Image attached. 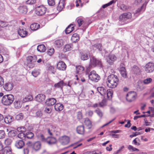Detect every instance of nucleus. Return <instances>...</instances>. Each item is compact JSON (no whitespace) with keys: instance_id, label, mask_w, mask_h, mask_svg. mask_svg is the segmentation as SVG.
I'll list each match as a JSON object with an SVG mask.
<instances>
[{"instance_id":"obj_44","label":"nucleus","mask_w":154,"mask_h":154,"mask_svg":"<svg viewBox=\"0 0 154 154\" xmlns=\"http://www.w3.org/2000/svg\"><path fill=\"white\" fill-rule=\"evenodd\" d=\"M39 139L42 141L43 142H46L47 139L45 138L44 135L42 134H39L38 136Z\"/></svg>"},{"instance_id":"obj_42","label":"nucleus","mask_w":154,"mask_h":154,"mask_svg":"<svg viewBox=\"0 0 154 154\" xmlns=\"http://www.w3.org/2000/svg\"><path fill=\"white\" fill-rule=\"evenodd\" d=\"M128 149L130 151H139V149H138L132 146L131 145H129L128 147Z\"/></svg>"},{"instance_id":"obj_57","label":"nucleus","mask_w":154,"mask_h":154,"mask_svg":"<svg viewBox=\"0 0 154 154\" xmlns=\"http://www.w3.org/2000/svg\"><path fill=\"white\" fill-rule=\"evenodd\" d=\"M48 2L50 6H53L55 4L54 0H48Z\"/></svg>"},{"instance_id":"obj_18","label":"nucleus","mask_w":154,"mask_h":154,"mask_svg":"<svg viewBox=\"0 0 154 154\" xmlns=\"http://www.w3.org/2000/svg\"><path fill=\"white\" fill-rule=\"evenodd\" d=\"M45 95L43 94H38L35 97L36 100L38 102H42L45 100Z\"/></svg>"},{"instance_id":"obj_30","label":"nucleus","mask_w":154,"mask_h":154,"mask_svg":"<svg viewBox=\"0 0 154 154\" xmlns=\"http://www.w3.org/2000/svg\"><path fill=\"white\" fill-rule=\"evenodd\" d=\"M74 27L72 24L70 25L66 29L65 32L66 34H69L73 31Z\"/></svg>"},{"instance_id":"obj_47","label":"nucleus","mask_w":154,"mask_h":154,"mask_svg":"<svg viewBox=\"0 0 154 154\" xmlns=\"http://www.w3.org/2000/svg\"><path fill=\"white\" fill-rule=\"evenodd\" d=\"M32 73L34 77H36L39 74L40 72L38 70H34L32 71Z\"/></svg>"},{"instance_id":"obj_63","label":"nucleus","mask_w":154,"mask_h":154,"mask_svg":"<svg viewBox=\"0 0 154 154\" xmlns=\"http://www.w3.org/2000/svg\"><path fill=\"white\" fill-rule=\"evenodd\" d=\"M105 105V101L103 100L101 102L99 103V106L100 107H103Z\"/></svg>"},{"instance_id":"obj_40","label":"nucleus","mask_w":154,"mask_h":154,"mask_svg":"<svg viewBox=\"0 0 154 154\" xmlns=\"http://www.w3.org/2000/svg\"><path fill=\"white\" fill-rule=\"evenodd\" d=\"M25 137H26L28 138L31 139L34 136V134L33 133L30 132H28L25 134Z\"/></svg>"},{"instance_id":"obj_19","label":"nucleus","mask_w":154,"mask_h":154,"mask_svg":"<svg viewBox=\"0 0 154 154\" xmlns=\"http://www.w3.org/2000/svg\"><path fill=\"white\" fill-rule=\"evenodd\" d=\"M65 43V41L63 39H58L56 40L54 44L58 48H60Z\"/></svg>"},{"instance_id":"obj_11","label":"nucleus","mask_w":154,"mask_h":154,"mask_svg":"<svg viewBox=\"0 0 154 154\" xmlns=\"http://www.w3.org/2000/svg\"><path fill=\"white\" fill-rule=\"evenodd\" d=\"M14 87L13 84L11 82H8L6 83L3 85L4 90L6 91H10Z\"/></svg>"},{"instance_id":"obj_41","label":"nucleus","mask_w":154,"mask_h":154,"mask_svg":"<svg viewBox=\"0 0 154 154\" xmlns=\"http://www.w3.org/2000/svg\"><path fill=\"white\" fill-rule=\"evenodd\" d=\"M56 142V140L54 137H51L49 141L47 140L46 142L49 144H52L55 143Z\"/></svg>"},{"instance_id":"obj_5","label":"nucleus","mask_w":154,"mask_h":154,"mask_svg":"<svg viewBox=\"0 0 154 154\" xmlns=\"http://www.w3.org/2000/svg\"><path fill=\"white\" fill-rule=\"evenodd\" d=\"M90 65L93 66H102L101 62L97 59L94 56H91L90 58Z\"/></svg>"},{"instance_id":"obj_43","label":"nucleus","mask_w":154,"mask_h":154,"mask_svg":"<svg viewBox=\"0 0 154 154\" xmlns=\"http://www.w3.org/2000/svg\"><path fill=\"white\" fill-rule=\"evenodd\" d=\"M9 136L11 137L15 136L16 134V132L14 130H11L8 133Z\"/></svg>"},{"instance_id":"obj_51","label":"nucleus","mask_w":154,"mask_h":154,"mask_svg":"<svg viewBox=\"0 0 154 154\" xmlns=\"http://www.w3.org/2000/svg\"><path fill=\"white\" fill-rule=\"evenodd\" d=\"M152 79L150 78H148L143 81V83L145 84H148L152 81Z\"/></svg>"},{"instance_id":"obj_38","label":"nucleus","mask_w":154,"mask_h":154,"mask_svg":"<svg viewBox=\"0 0 154 154\" xmlns=\"http://www.w3.org/2000/svg\"><path fill=\"white\" fill-rule=\"evenodd\" d=\"M85 125L88 127L89 129L91 127V123L90 120L88 119H86L85 121Z\"/></svg>"},{"instance_id":"obj_48","label":"nucleus","mask_w":154,"mask_h":154,"mask_svg":"<svg viewBox=\"0 0 154 154\" xmlns=\"http://www.w3.org/2000/svg\"><path fill=\"white\" fill-rule=\"evenodd\" d=\"M54 49L53 48H51L47 51V53L48 55L51 56L54 53Z\"/></svg>"},{"instance_id":"obj_35","label":"nucleus","mask_w":154,"mask_h":154,"mask_svg":"<svg viewBox=\"0 0 154 154\" xmlns=\"http://www.w3.org/2000/svg\"><path fill=\"white\" fill-rule=\"evenodd\" d=\"M11 149L9 147H5L4 149L3 154H11Z\"/></svg>"},{"instance_id":"obj_23","label":"nucleus","mask_w":154,"mask_h":154,"mask_svg":"<svg viewBox=\"0 0 154 154\" xmlns=\"http://www.w3.org/2000/svg\"><path fill=\"white\" fill-rule=\"evenodd\" d=\"M41 143L39 141L35 143L33 145V148L36 151L39 150L41 148Z\"/></svg>"},{"instance_id":"obj_6","label":"nucleus","mask_w":154,"mask_h":154,"mask_svg":"<svg viewBox=\"0 0 154 154\" xmlns=\"http://www.w3.org/2000/svg\"><path fill=\"white\" fill-rule=\"evenodd\" d=\"M136 94L134 91H131L126 95V99L128 102H131L134 101L136 99Z\"/></svg>"},{"instance_id":"obj_46","label":"nucleus","mask_w":154,"mask_h":154,"mask_svg":"<svg viewBox=\"0 0 154 154\" xmlns=\"http://www.w3.org/2000/svg\"><path fill=\"white\" fill-rule=\"evenodd\" d=\"M23 118V115L22 113H20L17 115L15 118L17 120H20L22 119Z\"/></svg>"},{"instance_id":"obj_50","label":"nucleus","mask_w":154,"mask_h":154,"mask_svg":"<svg viewBox=\"0 0 154 154\" xmlns=\"http://www.w3.org/2000/svg\"><path fill=\"white\" fill-rule=\"evenodd\" d=\"M7 26V23L3 21H0V31L1 30V27H5Z\"/></svg>"},{"instance_id":"obj_26","label":"nucleus","mask_w":154,"mask_h":154,"mask_svg":"<svg viewBox=\"0 0 154 154\" xmlns=\"http://www.w3.org/2000/svg\"><path fill=\"white\" fill-rule=\"evenodd\" d=\"M63 108V105L60 103H57L54 106L55 109L57 111H60L62 110Z\"/></svg>"},{"instance_id":"obj_31","label":"nucleus","mask_w":154,"mask_h":154,"mask_svg":"<svg viewBox=\"0 0 154 154\" xmlns=\"http://www.w3.org/2000/svg\"><path fill=\"white\" fill-rule=\"evenodd\" d=\"M79 39V35L77 33L74 34L72 36L71 39L74 42H75Z\"/></svg>"},{"instance_id":"obj_56","label":"nucleus","mask_w":154,"mask_h":154,"mask_svg":"<svg viewBox=\"0 0 154 154\" xmlns=\"http://www.w3.org/2000/svg\"><path fill=\"white\" fill-rule=\"evenodd\" d=\"M5 136V133L4 130H0V139L4 138Z\"/></svg>"},{"instance_id":"obj_15","label":"nucleus","mask_w":154,"mask_h":154,"mask_svg":"<svg viewBox=\"0 0 154 154\" xmlns=\"http://www.w3.org/2000/svg\"><path fill=\"white\" fill-rule=\"evenodd\" d=\"M97 90L101 95L105 97V95L106 94V90L104 87H98L97 88Z\"/></svg>"},{"instance_id":"obj_29","label":"nucleus","mask_w":154,"mask_h":154,"mask_svg":"<svg viewBox=\"0 0 154 154\" xmlns=\"http://www.w3.org/2000/svg\"><path fill=\"white\" fill-rule=\"evenodd\" d=\"M40 27V25L37 23H33L31 25L30 28L32 30L35 31Z\"/></svg>"},{"instance_id":"obj_62","label":"nucleus","mask_w":154,"mask_h":154,"mask_svg":"<svg viewBox=\"0 0 154 154\" xmlns=\"http://www.w3.org/2000/svg\"><path fill=\"white\" fill-rule=\"evenodd\" d=\"M35 114L36 116L41 117L42 116V112L40 111H38L36 112Z\"/></svg>"},{"instance_id":"obj_2","label":"nucleus","mask_w":154,"mask_h":154,"mask_svg":"<svg viewBox=\"0 0 154 154\" xmlns=\"http://www.w3.org/2000/svg\"><path fill=\"white\" fill-rule=\"evenodd\" d=\"M14 100V97L12 94H7L2 97V103L4 105L8 106L11 104Z\"/></svg>"},{"instance_id":"obj_33","label":"nucleus","mask_w":154,"mask_h":154,"mask_svg":"<svg viewBox=\"0 0 154 154\" xmlns=\"http://www.w3.org/2000/svg\"><path fill=\"white\" fill-rule=\"evenodd\" d=\"M92 48L94 50H96L97 49H98L99 51H101L102 50V45L100 44L94 45L92 46Z\"/></svg>"},{"instance_id":"obj_52","label":"nucleus","mask_w":154,"mask_h":154,"mask_svg":"<svg viewBox=\"0 0 154 154\" xmlns=\"http://www.w3.org/2000/svg\"><path fill=\"white\" fill-rule=\"evenodd\" d=\"M48 70L50 71L52 73L54 74L55 71L54 67L52 66H50L48 68Z\"/></svg>"},{"instance_id":"obj_58","label":"nucleus","mask_w":154,"mask_h":154,"mask_svg":"<svg viewBox=\"0 0 154 154\" xmlns=\"http://www.w3.org/2000/svg\"><path fill=\"white\" fill-rule=\"evenodd\" d=\"M4 79L2 76L0 75V87L4 85Z\"/></svg>"},{"instance_id":"obj_37","label":"nucleus","mask_w":154,"mask_h":154,"mask_svg":"<svg viewBox=\"0 0 154 154\" xmlns=\"http://www.w3.org/2000/svg\"><path fill=\"white\" fill-rule=\"evenodd\" d=\"M113 90L111 89H109L106 91V94L105 97L106 96L108 98H111L113 95Z\"/></svg>"},{"instance_id":"obj_22","label":"nucleus","mask_w":154,"mask_h":154,"mask_svg":"<svg viewBox=\"0 0 154 154\" xmlns=\"http://www.w3.org/2000/svg\"><path fill=\"white\" fill-rule=\"evenodd\" d=\"M18 32L19 35L22 37H25L27 34V32L24 30L23 29H19Z\"/></svg>"},{"instance_id":"obj_45","label":"nucleus","mask_w":154,"mask_h":154,"mask_svg":"<svg viewBox=\"0 0 154 154\" xmlns=\"http://www.w3.org/2000/svg\"><path fill=\"white\" fill-rule=\"evenodd\" d=\"M95 112L101 118L102 117L103 115V112L100 109L98 108L97 109Z\"/></svg>"},{"instance_id":"obj_21","label":"nucleus","mask_w":154,"mask_h":154,"mask_svg":"<svg viewBox=\"0 0 154 154\" xmlns=\"http://www.w3.org/2000/svg\"><path fill=\"white\" fill-rule=\"evenodd\" d=\"M119 71L122 76L124 78L127 77L126 69L124 67H122L120 68Z\"/></svg>"},{"instance_id":"obj_7","label":"nucleus","mask_w":154,"mask_h":154,"mask_svg":"<svg viewBox=\"0 0 154 154\" xmlns=\"http://www.w3.org/2000/svg\"><path fill=\"white\" fill-rule=\"evenodd\" d=\"M89 78L93 81L97 82L100 79V76L94 71H91L88 75Z\"/></svg>"},{"instance_id":"obj_60","label":"nucleus","mask_w":154,"mask_h":154,"mask_svg":"<svg viewBox=\"0 0 154 154\" xmlns=\"http://www.w3.org/2000/svg\"><path fill=\"white\" fill-rule=\"evenodd\" d=\"M18 137L21 139H23L24 137H25V134L21 132L20 133L18 134L17 136Z\"/></svg>"},{"instance_id":"obj_4","label":"nucleus","mask_w":154,"mask_h":154,"mask_svg":"<svg viewBox=\"0 0 154 154\" xmlns=\"http://www.w3.org/2000/svg\"><path fill=\"white\" fill-rule=\"evenodd\" d=\"M46 11V8L43 6H39L37 7L35 9V13L38 16L44 15Z\"/></svg>"},{"instance_id":"obj_25","label":"nucleus","mask_w":154,"mask_h":154,"mask_svg":"<svg viewBox=\"0 0 154 154\" xmlns=\"http://www.w3.org/2000/svg\"><path fill=\"white\" fill-rule=\"evenodd\" d=\"M76 131L79 134H83L85 131L84 127L83 125H79L76 128Z\"/></svg>"},{"instance_id":"obj_3","label":"nucleus","mask_w":154,"mask_h":154,"mask_svg":"<svg viewBox=\"0 0 154 154\" xmlns=\"http://www.w3.org/2000/svg\"><path fill=\"white\" fill-rule=\"evenodd\" d=\"M27 60L28 66L30 68H32L35 66V63L36 62L37 60V58L36 56H28L27 57Z\"/></svg>"},{"instance_id":"obj_64","label":"nucleus","mask_w":154,"mask_h":154,"mask_svg":"<svg viewBox=\"0 0 154 154\" xmlns=\"http://www.w3.org/2000/svg\"><path fill=\"white\" fill-rule=\"evenodd\" d=\"M24 154H29V149L28 148H25L23 150Z\"/></svg>"},{"instance_id":"obj_12","label":"nucleus","mask_w":154,"mask_h":154,"mask_svg":"<svg viewBox=\"0 0 154 154\" xmlns=\"http://www.w3.org/2000/svg\"><path fill=\"white\" fill-rule=\"evenodd\" d=\"M131 13H124L119 17V19L122 20H125L131 17Z\"/></svg>"},{"instance_id":"obj_14","label":"nucleus","mask_w":154,"mask_h":154,"mask_svg":"<svg viewBox=\"0 0 154 154\" xmlns=\"http://www.w3.org/2000/svg\"><path fill=\"white\" fill-rule=\"evenodd\" d=\"M18 9L19 11L21 13L26 14L27 12V8L26 6L21 5L19 6Z\"/></svg>"},{"instance_id":"obj_55","label":"nucleus","mask_w":154,"mask_h":154,"mask_svg":"<svg viewBox=\"0 0 154 154\" xmlns=\"http://www.w3.org/2000/svg\"><path fill=\"white\" fill-rule=\"evenodd\" d=\"M114 2V1L112 0L111 1H110L108 3L103 5L102 6V7L103 8H106V7L111 5L112 3H113Z\"/></svg>"},{"instance_id":"obj_49","label":"nucleus","mask_w":154,"mask_h":154,"mask_svg":"<svg viewBox=\"0 0 154 154\" xmlns=\"http://www.w3.org/2000/svg\"><path fill=\"white\" fill-rule=\"evenodd\" d=\"M17 130L23 133L26 131V129L24 127H20L17 128Z\"/></svg>"},{"instance_id":"obj_17","label":"nucleus","mask_w":154,"mask_h":154,"mask_svg":"<svg viewBox=\"0 0 154 154\" xmlns=\"http://www.w3.org/2000/svg\"><path fill=\"white\" fill-rule=\"evenodd\" d=\"M56 102V100L54 98H51L48 99L46 102V104L48 106L54 105Z\"/></svg>"},{"instance_id":"obj_10","label":"nucleus","mask_w":154,"mask_h":154,"mask_svg":"<svg viewBox=\"0 0 154 154\" xmlns=\"http://www.w3.org/2000/svg\"><path fill=\"white\" fill-rule=\"evenodd\" d=\"M116 59L117 57L115 55L110 54L107 58V61L109 64L112 65Z\"/></svg>"},{"instance_id":"obj_54","label":"nucleus","mask_w":154,"mask_h":154,"mask_svg":"<svg viewBox=\"0 0 154 154\" xmlns=\"http://www.w3.org/2000/svg\"><path fill=\"white\" fill-rule=\"evenodd\" d=\"M11 140L10 139H7L5 141V143L6 145H9L11 144Z\"/></svg>"},{"instance_id":"obj_34","label":"nucleus","mask_w":154,"mask_h":154,"mask_svg":"<svg viewBox=\"0 0 154 154\" xmlns=\"http://www.w3.org/2000/svg\"><path fill=\"white\" fill-rule=\"evenodd\" d=\"M64 83L63 81H60L59 82L54 84V86L57 88H62L63 87L64 85Z\"/></svg>"},{"instance_id":"obj_9","label":"nucleus","mask_w":154,"mask_h":154,"mask_svg":"<svg viewBox=\"0 0 154 154\" xmlns=\"http://www.w3.org/2000/svg\"><path fill=\"white\" fill-rule=\"evenodd\" d=\"M80 58L82 60H85L88 59L90 57V53L87 51H84L80 52Z\"/></svg>"},{"instance_id":"obj_32","label":"nucleus","mask_w":154,"mask_h":154,"mask_svg":"<svg viewBox=\"0 0 154 154\" xmlns=\"http://www.w3.org/2000/svg\"><path fill=\"white\" fill-rule=\"evenodd\" d=\"M13 119L12 116H8L5 118L4 121L6 123L9 124L13 121Z\"/></svg>"},{"instance_id":"obj_27","label":"nucleus","mask_w":154,"mask_h":154,"mask_svg":"<svg viewBox=\"0 0 154 154\" xmlns=\"http://www.w3.org/2000/svg\"><path fill=\"white\" fill-rule=\"evenodd\" d=\"M84 68L81 66L79 65L76 66V73L78 74H81L83 72Z\"/></svg>"},{"instance_id":"obj_8","label":"nucleus","mask_w":154,"mask_h":154,"mask_svg":"<svg viewBox=\"0 0 154 154\" xmlns=\"http://www.w3.org/2000/svg\"><path fill=\"white\" fill-rule=\"evenodd\" d=\"M145 71L147 73L152 72L154 71V64L152 62L147 63L144 67Z\"/></svg>"},{"instance_id":"obj_13","label":"nucleus","mask_w":154,"mask_h":154,"mask_svg":"<svg viewBox=\"0 0 154 154\" xmlns=\"http://www.w3.org/2000/svg\"><path fill=\"white\" fill-rule=\"evenodd\" d=\"M57 68L59 70H64L66 68V65L63 62L60 61L57 64Z\"/></svg>"},{"instance_id":"obj_36","label":"nucleus","mask_w":154,"mask_h":154,"mask_svg":"<svg viewBox=\"0 0 154 154\" xmlns=\"http://www.w3.org/2000/svg\"><path fill=\"white\" fill-rule=\"evenodd\" d=\"M69 142V138L67 136H64L63 137L62 141V144L63 145H66Z\"/></svg>"},{"instance_id":"obj_20","label":"nucleus","mask_w":154,"mask_h":154,"mask_svg":"<svg viewBox=\"0 0 154 154\" xmlns=\"http://www.w3.org/2000/svg\"><path fill=\"white\" fill-rule=\"evenodd\" d=\"M65 4L64 0H60L57 7V10L61 11L64 7Z\"/></svg>"},{"instance_id":"obj_59","label":"nucleus","mask_w":154,"mask_h":154,"mask_svg":"<svg viewBox=\"0 0 154 154\" xmlns=\"http://www.w3.org/2000/svg\"><path fill=\"white\" fill-rule=\"evenodd\" d=\"M140 132H136L135 133H133V134H132L130 135V137L131 138H132L133 137L140 135Z\"/></svg>"},{"instance_id":"obj_61","label":"nucleus","mask_w":154,"mask_h":154,"mask_svg":"<svg viewBox=\"0 0 154 154\" xmlns=\"http://www.w3.org/2000/svg\"><path fill=\"white\" fill-rule=\"evenodd\" d=\"M77 22L79 26H80L84 23V21L82 19H79L77 20Z\"/></svg>"},{"instance_id":"obj_39","label":"nucleus","mask_w":154,"mask_h":154,"mask_svg":"<svg viewBox=\"0 0 154 154\" xmlns=\"http://www.w3.org/2000/svg\"><path fill=\"white\" fill-rule=\"evenodd\" d=\"M71 46L69 44L66 45L64 47L63 50L64 52L68 51L71 49Z\"/></svg>"},{"instance_id":"obj_16","label":"nucleus","mask_w":154,"mask_h":154,"mask_svg":"<svg viewBox=\"0 0 154 154\" xmlns=\"http://www.w3.org/2000/svg\"><path fill=\"white\" fill-rule=\"evenodd\" d=\"M24 145V142L22 140H17L15 143V146L18 149L22 148Z\"/></svg>"},{"instance_id":"obj_28","label":"nucleus","mask_w":154,"mask_h":154,"mask_svg":"<svg viewBox=\"0 0 154 154\" xmlns=\"http://www.w3.org/2000/svg\"><path fill=\"white\" fill-rule=\"evenodd\" d=\"M37 49L40 52H44L46 50V48L44 45L41 44L38 46Z\"/></svg>"},{"instance_id":"obj_24","label":"nucleus","mask_w":154,"mask_h":154,"mask_svg":"<svg viewBox=\"0 0 154 154\" xmlns=\"http://www.w3.org/2000/svg\"><path fill=\"white\" fill-rule=\"evenodd\" d=\"M14 105L15 107L17 109L20 108L22 105V102L21 100H15L14 103Z\"/></svg>"},{"instance_id":"obj_1","label":"nucleus","mask_w":154,"mask_h":154,"mask_svg":"<svg viewBox=\"0 0 154 154\" xmlns=\"http://www.w3.org/2000/svg\"><path fill=\"white\" fill-rule=\"evenodd\" d=\"M119 81V79L116 75L111 74L107 79V85L110 88H115L117 86Z\"/></svg>"},{"instance_id":"obj_53","label":"nucleus","mask_w":154,"mask_h":154,"mask_svg":"<svg viewBox=\"0 0 154 154\" xmlns=\"http://www.w3.org/2000/svg\"><path fill=\"white\" fill-rule=\"evenodd\" d=\"M36 0H28L26 1V4L32 5L35 4Z\"/></svg>"}]
</instances>
